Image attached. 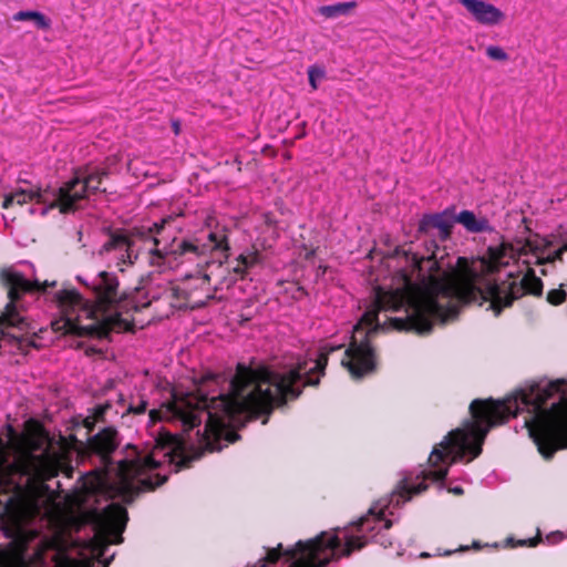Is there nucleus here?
Masks as SVG:
<instances>
[{"mask_svg": "<svg viewBox=\"0 0 567 567\" xmlns=\"http://www.w3.org/2000/svg\"><path fill=\"white\" fill-rule=\"evenodd\" d=\"M471 549L470 546H460L457 549H454V550H444V551H441L440 548H437L434 553H427V551H422L419 557L421 558H424V557H436V556H450L454 553H465V551H468Z\"/></svg>", "mask_w": 567, "mask_h": 567, "instance_id": "obj_18", "label": "nucleus"}, {"mask_svg": "<svg viewBox=\"0 0 567 567\" xmlns=\"http://www.w3.org/2000/svg\"><path fill=\"white\" fill-rule=\"evenodd\" d=\"M410 270H402V287L378 292L360 321L341 337L324 341L320 352L291 357L268 365L237 363L221 375L215 370V452L240 439L237 431L251 420L266 416L275 406L297 399L306 385H317L328 355L348 344L341 363L360 380L377 369L375 351L369 336L392 328L427 334L437 322V243L425 241L423 251L396 248Z\"/></svg>", "mask_w": 567, "mask_h": 567, "instance_id": "obj_1", "label": "nucleus"}, {"mask_svg": "<svg viewBox=\"0 0 567 567\" xmlns=\"http://www.w3.org/2000/svg\"><path fill=\"white\" fill-rule=\"evenodd\" d=\"M205 378H206V379H210V378H213L212 372H209V371H208V372L206 373Z\"/></svg>", "mask_w": 567, "mask_h": 567, "instance_id": "obj_29", "label": "nucleus"}, {"mask_svg": "<svg viewBox=\"0 0 567 567\" xmlns=\"http://www.w3.org/2000/svg\"><path fill=\"white\" fill-rule=\"evenodd\" d=\"M563 287V285H560ZM566 299V292L561 288L551 289L547 293V301L554 306L563 303Z\"/></svg>", "mask_w": 567, "mask_h": 567, "instance_id": "obj_19", "label": "nucleus"}, {"mask_svg": "<svg viewBox=\"0 0 567 567\" xmlns=\"http://www.w3.org/2000/svg\"><path fill=\"white\" fill-rule=\"evenodd\" d=\"M147 409L146 401H140L137 405L128 404L125 408V400L121 396L116 403L106 401L105 403L97 404L86 416L82 417L83 427L91 433L96 423H106L112 415L122 416L126 413L143 414Z\"/></svg>", "mask_w": 567, "mask_h": 567, "instance_id": "obj_9", "label": "nucleus"}, {"mask_svg": "<svg viewBox=\"0 0 567 567\" xmlns=\"http://www.w3.org/2000/svg\"><path fill=\"white\" fill-rule=\"evenodd\" d=\"M565 537L566 536L563 532H551L548 535H546L545 542L549 545H555L560 543Z\"/></svg>", "mask_w": 567, "mask_h": 567, "instance_id": "obj_23", "label": "nucleus"}, {"mask_svg": "<svg viewBox=\"0 0 567 567\" xmlns=\"http://www.w3.org/2000/svg\"><path fill=\"white\" fill-rule=\"evenodd\" d=\"M1 278L9 302L0 315V348L23 354L52 342V334L102 338L111 331H131L133 315L152 302L140 288L132 293L120 291L117 277L107 271L92 280L76 277L93 292L94 303L74 289L52 291L55 280H30L12 270L3 271Z\"/></svg>", "mask_w": 567, "mask_h": 567, "instance_id": "obj_3", "label": "nucleus"}, {"mask_svg": "<svg viewBox=\"0 0 567 567\" xmlns=\"http://www.w3.org/2000/svg\"><path fill=\"white\" fill-rule=\"evenodd\" d=\"M561 252H563L561 250L556 251V252H555V255H554V257H553V258H550V260H546V261L540 262V266H542V268H540V274H542V275L546 276V275L549 272V267H551V266H553V264H554V261H555L556 259H560V258H561V257H560Z\"/></svg>", "mask_w": 567, "mask_h": 567, "instance_id": "obj_22", "label": "nucleus"}, {"mask_svg": "<svg viewBox=\"0 0 567 567\" xmlns=\"http://www.w3.org/2000/svg\"><path fill=\"white\" fill-rule=\"evenodd\" d=\"M212 404L213 398L202 385L196 393L175 389L158 410L150 412V417L153 422L176 424L187 437L169 434L165 440H155L152 449L128 446L118 460L112 457L120 444L114 427L104 426L89 439L94 468L81 476L75 509L69 517L75 532L85 530L83 537H78L82 560L56 563L53 567H109L114 557V553L109 554V545L122 543L128 519L125 507L114 499L131 503L141 492L153 491L165 482V476L153 471L172 464L186 466L204 452L213 451Z\"/></svg>", "mask_w": 567, "mask_h": 567, "instance_id": "obj_2", "label": "nucleus"}, {"mask_svg": "<svg viewBox=\"0 0 567 567\" xmlns=\"http://www.w3.org/2000/svg\"><path fill=\"white\" fill-rule=\"evenodd\" d=\"M449 491L455 495H461L463 494V488L460 487V486H455V487H450Z\"/></svg>", "mask_w": 567, "mask_h": 567, "instance_id": "obj_24", "label": "nucleus"}, {"mask_svg": "<svg viewBox=\"0 0 567 567\" xmlns=\"http://www.w3.org/2000/svg\"><path fill=\"white\" fill-rule=\"evenodd\" d=\"M472 548H474V549L481 548V543L480 542H474L473 545H472Z\"/></svg>", "mask_w": 567, "mask_h": 567, "instance_id": "obj_27", "label": "nucleus"}, {"mask_svg": "<svg viewBox=\"0 0 567 567\" xmlns=\"http://www.w3.org/2000/svg\"><path fill=\"white\" fill-rule=\"evenodd\" d=\"M100 255H112L115 261V266L123 270L122 266L132 265L137 255L132 248V244L128 238L123 234H113L103 244L100 249Z\"/></svg>", "mask_w": 567, "mask_h": 567, "instance_id": "obj_12", "label": "nucleus"}, {"mask_svg": "<svg viewBox=\"0 0 567 567\" xmlns=\"http://www.w3.org/2000/svg\"><path fill=\"white\" fill-rule=\"evenodd\" d=\"M472 19L484 27H496L505 20V13L485 0H457Z\"/></svg>", "mask_w": 567, "mask_h": 567, "instance_id": "obj_11", "label": "nucleus"}, {"mask_svg": "<svg viewBox=\"0 0 567 567\" xmlns=\"http://www.w3.org/2000/svg\"><path fill=\"white\" fill-rule=\"evenodd\" d=\"M9 526L2 527L12 544L22 546L38 535V525L50 523L51 502L35 493L21 495L17 503L7 508Z\"/></svg>", "mask_w": 567, "mask_h": 567, "instance_id": "obj_6", "label": "nucleus"}, {"mask_svg": "<svg viewBox=\"0 0 567 567\" xmlns=\"http://www.w3.org/2000/svg\"><path fill=\"white\" fill-rule=\"evenodd\" d=\"M455 223L461 224L472 234L494 231V227L486 217L476 216L474 212L467 209L455 214V207L452 206L440 213L424 214L419 220L417 233L431 235L435 229L440 241H445L451 237Z\"/></svg>", "mask_w": 567, "mask_h": 567, "instance_id": "obj_7", "label": "nucleus"}, {"mask_svg": "<svg viewBox=\"0 0 567 567\" xmlns=\"http://www.w3.org/2000/svg\"><path fill=\"white\" fill-rule=\"evenodd\" d=\"M540 542H543L542 539V536H540V533L538 532V535L534 538H526V539H520L518 540L517 543H515L514 538L513 537H508L506 543L507 545H511V546H528V547H535L536 545H538Z\"/></svg>", "mask_w": 567, "mask_h": 567, "instance_id": "obj_20", "label": "nucleus"}, {"mask_svg": "<svg viewBox=\"0 0 567 567\" xmlns=\"http://www.w3.org/2000/svg\"><path fill=\"white\" fill-rule=\"evenodd\" d=\"M324 75H326V72L321 68L312 65L308 69L309 84L311 85V87L313 90L318 89V81L322 80L324 78Z\"/></svg>", "mask_w": 567, "mask_h": 567, "instance_id": "obj_17", "label": "nucleus"}, {"mask_svg": "<svg viewBox=\"0 0 567 567\" xmlns=\"http://www.w3.org/2000/svg\"><path fill=\"white\" fill-rule=\"evenodd\" d=\"M106 175L104 171L92 168L85 174H78L73 179L66 182L61 187L40 188L32 185L19 187L6 196L2 206L8 208L17 203L24 205L32 203L30 214H40L44 216L52 208L59 207L60 213H70L79 208V203L87 194L100 189L102 178Z\"/></svg>", "mask_w": 567, "mask_h": 567, "instance_id": "obj_4", "label": "nucleus"}, {"mask_svg": "<svg viewBox=\"0 0 567 567\" xmlns=\"http://www.w3.org/2000/svg\"><path fill=\"white\" fill-rule=\"evenodd\" d=\"M14 21H33L39 29H49L50 20L38 11H19L13 16Z\"/></svg>", "mask_w": 567, "mask_h": 567, "instance_id": "obj_15", "label": "nucleus"}, {"mask_svg": "<svg viewBox=\"0 0 567 567\" xmlns=\"http://www.w3.org/2000/svg\"><path fill=\"white\" fill-rule=\"evenodd\" d=\"M0 567H28L27 565H8L0 563Z\"/></svg>", "mask_w": 567, "mask_h": 567, "instance_id": "obj_26", "label": "nucleus"}, {"mask_svg": "<svg viewBox=\"0 0 567 567\" xmlns=\"http://www.w3.org/2000/svg\"><path fill=\"white\" fill-rule=\"evenodd\" d=\"M2 523H3V522H2V518L0 517V526L2 525Z\"/></svg>", "mask_w": 567, "mask_h": 567, "instance_id": "obj_30", "label": "nucleus"}, {"mask_svg": "<svg viewBox=\"0 0 567 567\" xmlns=\"http://www.w3.org/2000/svg\"><path fill=\"white\" fill-rule=\"evenodd\" d=\"M173 130H174L175 134L179 133L181 125L178 122H173Z\"/></svg>", "mask_w": 567, "mask_h": 567, "instance_id": "obj_25", "label": "nucleus"}, {"mask_svg": "<svg viewBox=\"0 0 567 567\" xmlns=\"http://www.w3.org/2000/svg\"><path fill=\"white\" fill-rule=\"evenodd\" d=\"M61 466L60 455L49 449L22 452L12 462L4 460L0 464V487L19 493L25 485L56 476Z\"/></svg>", "mask_w": 567, "mask_h": 567, "instance_id": "obj_5", "label": "nucleus"}, {"mask_svg": "<svg viewBox=\"0 0 567 567\" xmlns=\"http://www.w3.org/2000/svg\"><path fill=\"white\" fill-rule=\"evenodd\" d=\"M258 256L256 254H249V255H239L235 260L233 261L234 266H231L233 271L240 276L245 277L248 274V270L254 267V265L257 262Z\"/></svg>", "mask_w": 567, "mask_h": 567, "instance_id": "obj_16", "label": "nucleus"}, {"mask_svg": "<svg viewBox=\"0 0 567 567\" xmlns=\"http://www.w3.org/2000/svg\"><path fill=\"white\" fill-rule=\"evenodd\" d=\"M567 447V380L554 381V454Z\"/></svg>", "mask_w": 567, "mask_h": 567, "instance_id": "obj_10", "label": "nucleus"}, {"mask_svg": "<svg viewBox=\"0 0 567 567\" xmlns=\"http://www.w3.org/2000/svg\"><path fill=\"white\" fill-rule=\"evenodd\" d=\"M207 239H208L209 241H213V231H209V233L207 234Z\"/></svg>", "mask_w": 567, "mask_h": 567, "instance_id": "obj_28", "label": "nucleus"}, {"mask_svg": "<svg viewBox=\"0 0 567 567\" xmlns=\"http://www.w3.org/2000/svg\"><path fill=\"white\" fill-rule=\"evenodd\" d=\"M174 220L173 216H167L161 223H155L150 229L155 235V247L150 251V265L155 267L158 272L175 267L179 256L188 254L199 256L202 254V248L190 241L174 238L171 243H166L164 237H159Z\"/></svg>", "mask_w": 567, "mask_h": 567, "instance_id": "obj_8", "label": "nucleus"}, {"mask_svg": "<svg viewBox=\"0 0 567 567\" xmlns=\"http://www.w3.org/2000/svg\"><path fill=\"white\" fill-rule=\"evenodd\" d=\"M486 54L489 59L495 61H505L508 58L507 53L501 47L497 45L487 47Z\"/></svg>", "mask_w": 567, "mask_h": 567, "instance_id": "obj_21", "label": "nucleus"}, {"mask_svg": "<svg viewBox=\"0 0 567 567\" xmlns=\"http://www.w3.org/2000/svg\"><path fill=\"white\" fill-rule=\"evenodd\" d=\"M223 233L226 231L225 228L221 229ZM215 264H219V268H221L224 262H228V235L227 234H220L219 226L215 224Z\"/></svg>", "mask_w": 567, "mask_h": 567, "instance_id": "obj_13", "label": "nucleus"}, {"mask_svg": "<svg viewBox=\"0 0 567 567\" xmlns=\"http://www.w3.org/2000/svg\"><path fill=\"white\" fill-rule=\"evenodd\" d=\"M355 6L357 3L354 1L322 6L319 8V13L324 18H337L339 16L348 14Z\"/></svg>", "mask_w": 567, "mask_h": 567, "instance_id": "obj_14", "label": "nucleus"}]
</instances>
